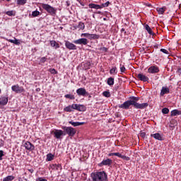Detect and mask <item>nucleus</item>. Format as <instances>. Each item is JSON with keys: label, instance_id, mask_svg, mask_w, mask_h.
Instances as JSON below:
<instances>
[{"label": "nucleus", "instance_id": "nucleus-16", "mask_svg": "<svg viewBox=\"0 0 181 181\" xmlns=\"http://www.w3.org/2000/svg\"><path fill=\"white\" fill-rule=\"evenodd\" d=\"M151 138H154L156 141H163V137L159 133H155L151 134Z\"/></svg>", "mask_w": 181, "mask_h": 181}, {"label": "nucleus", "instance_id": "nucleus-62", "mask_svg": "<svg viewBox=\"0 0 181 181\" xmlns=\"http://www.w3.org/2000/svg\"><path fill=\"white\" fill-rule=\"evenodd\" d=\"M88 98H91V95H88Z\"/></svg>", "mask_w": 181, "mask_h": 181}, {"label": "nucleus", "instance_id": "nucleus-37", "mask_svg": "<svg viewBox=\"0 0 181 181\" xmlns=\"http://www.w3.org/2000/svg\"><path fill=\"white\" fill-rule=\"evenodd\" d=\"M65 98H69V100H76V96L74 95L66 94L64 95Z\"/></svg>", "mask_w": 181, "mask_h": 181}, {"label": "nucleus", "instance_id": "nucleus-13", "mask_svg": "<svg viewBox=\"0 0 181 181\" xmlns=\"http://www.w3.org/2000/svg\"><path fill=\"white\" fill-rule=\"evenodd\" d=\"M170 89H169L168 86H163L160 90V95L161 97H163L165 94H170Z\"/></svg>", "mask_w": 181, "mask_h": 181}, {"label": "nucleus", "instance_id": "nucleus-18", "mask_svg": "<svg viewBox=\"0 0 181 181\" xmlns=\"http://www.w3.org/2000/svg\"><path fill=\"white\" fill-rule=\"evenodd\" d=\"M115 156H117V158H121L123 160H130L131 158L127 156H124L120 153H115Z\"/></svg>", "mask_w": 181, "mask_h": 181}, {"label": "nucleus", "instance_id": "nucleus-3", "mask_svg": "<svg viewBox=\"0 0 181 181\" xmlns=\"http://www.w3.org/2000/svg\"><path fill=\"white\" fill-rule=\"evenodd\" d=\"M41 6L42 9H44V11H46V12H47V13L51 15V16H56L57 8L52 6L49 4H44V3L41 4Z\"/></svg>", "mask_w": 181, "mask_h": 181}, {"label": "nucleus", "instance_id": "nucleus-23", "mask_svg": "<svg viewBox=\"0 0 181 181\" xmlns=\"http://www.w3.org/2000/svg\"><path fill=\"white\" fill-rule=\"evenodd\" d=\"M85 91H86V88H78L76 90V94L78 95H79V97L80 96L83 97Z\"/></svg>", "mask_w": 181, "mask_h": 181}, {"label": "nucleus", "instance_id": "nucleus-2", "mask_svg": "<svg viewBox=\"0 0 181 181\" xmlns=\"http://www.w3.org/2000/svg\"><path fill=\"white\" fill-rule=\"evenodd\" d=\"M92 181H108V174L104 171H95L91 173Z\"/></svg>", "mask_w": 181, "mask_h": 181}, {"label": "nucleus", "instance_id": "nucleus-10", "mask_svg": "<svg viewBox=\"0 0 181 181\" xmlns=\"http://www.w3.org/2000/svg\"><path fill=\"white\" fill-rule=\"evenodd\" d=\"M23 146L26 151H29V152H32V151H35V145H33L30 141H25L23 144Z\"/></svg>", "mask_w": 181, "mask_h": 181}, {"label": "nucleus", "instance_id": "nucleus-55", "mask_svg": "<svg viewBox=\"0 0 181 181\" xmlns=\"http://www.w3.org/2000/svg\"><path fill=\"white\" fill-rule=\"evenodd\" d=\"M153 47H155V49H158L159 47V45L158 44H156Z\"/></svg>", "mask_w": 181, "mask_h": 181}, {"label": "nucleus", "instance_id": "nucleus-31", "mask_svg": "<svg viewBox=\"0 0 181 181\" xmlns=\"http://www.w3.org/2000/svg\"><path fill=\"white\" fill-rule=\"evenodd\" d=\"M4 13L8 16H15V15H16V11L11 10V11H6Z\"/></svg>", "mask_w": 181, "mask_h": 181}, {"label": "nucleus", "instance_id": "nucleus-6", "mask_svg": "<svg viewBox=\"0 0 181 181\" xmlns=\"http://www.w3.org/2000/svg\"><path fill=\"white\" fill-rule=\"evenodd\" d=\"M73 43L74 45H80L81 46H87L90 43V40L84 37L79 38L78 40H74Z\"/></svg>", "mask_w": 181, "mask_h": 181}, {"label": "nucleus", "instance_id": "nucleus-24", "mask_svg": "<svg viewBox=\"0 0 181 181\" xmlns=\"http://www.w3.org/2000/svg\"><path fill=\"white\" fill-rule=\"evenodd\" d=\"M144 28L146 29V30H147L148 35H151L152 36H153V35H155V33L152 30V28H151V27H149V25L146 24L144 25Z\"/></svg>", "mask_w": 181, "mask_h": 181}, {"label": "nucleus", "instance_id": "nucleus-26", "mask_svg": "<svg viewBox=\"0 0 181 181\" xmlns=\"http://www.w3.org/2000/svg\"><path fill=\"white\" fill-rule=\"evenodd\" d=\"M86 110H87V107H86V105L78 104V107L76 109V111H80L81 112H84V111H86Z\"/></svg>", "mask_w": 181, "mask_h": 181}, {"label": "nucleus", "instance_id": "nucleus-40", "mask_svg": "<svg viewBox=\"0 0 181 181\" xmlns=\"http://www.w3.org/2000/svg\"><path fill=\"white\" fill-rule=\"evenodd\" d=\"M130 101H134V103H138L139 101V97L132 96L130 97Z\"/></svg>", "mask_w": 181, "mask_h": 181}, {"label": "nucleus", "instance_id": "nucleus-52", "mask_svg": "<svg viewBox=\"0 0 181 181\" xmlns=\"http://www.w3.org/2000/svg\"><path fill=\"white\" fill-rule=\"evenodd\" d=\"M107 156H115V153H110L107 154Z\"/></svg>", "mask_w": 181, "mask_h": 181}, {"label": "nucleus", "instance_id": "nucleus-8", "mask_svg": "<svg viewBox=\"0 0 181 181\" xmlns=\"http://www.w3.org/2000/svg\"><path fill=\"white\" fill-rule=\"evenodd\" d=\"M11 90L16 94L25 93V88H23V86H19L18 84L12 86Z\"/></svg>", "mask_w": 181, "mask_h": 181}, {"label": "nucleus", "instance_id": "nucleus-34", "mask_svg": "<svg viewBox=\"0 0 181 181\" xmlns=\"http://www.w3.org/2000/svg\"><path fill=\"white\" fill-rule=\"evenodd\" d=\"M64 111H65V112H72L73 107L71 106V105L66 106V107L64 108Z\"/></svg>", "mask_w": 181, "mask_h": 181}, {"label": "nucleus", "instance_id": "nucleus-49", "mask_svg": "<svg viewBox=\"0 0 181 181\" xmlns=\"http://www.w3.org/2000/svg\"><path fill=\"white\" fill-rule=\"evenodd\" d=\"M100 50H102L103 52H108V48L105 47H103L100 48Z\"/></svg>", "mask_w": 181, "mask_h": 181}, {"label": "nucleus", "instance_id": "nucleus-7", "mask_svg": "<svg viewBox=\"0 0 181 181\" xmlns=\"http://www.w3.org/2000/svg\"><path fill=\"white\" fill-rule=\"evenodd\" d=\"M81 37H86V39H89V40H95L96 39H100V35L86 33L81 34Z\"/></svg>", "mask_w": 181, "mask_h": 181}, {"label": "nucleus", "instance_id": "nucleus-46", "mask_svg": "<svg viewBox=\"0 0 181 181\" xmlns=\"http://www.w3.org/2000/svg\"><path fill=\"white\" fill-rule=\"evenodd\" d=\"M78 105V104H72V105H71V106H72V110H77Z\"/></svg>", "mask_w": 181, "mask_h": 181}, {"label": "nucleus", "instance_id": "nucleus-36", "mask_svg": "<svg viewBox=\"0 0 181 181\" xmlns=\"http://www.w3.org/2000/svg\"><path fill=\"white\" fill-rule=\"evenodd\" d=\"M103 96L106 97V98H110V97H111V93L108 90H105L103 92Z\"/></svg>", "mask_w": 181, "mask_h": 181}, {"label": "nucleus", "instance_id": "nucleus-54", "mask_svg": "<svg viewBox=\"0 0 181 181\" xmlns=\"http://www.w3.org/2000/svg\"><path fill=\"white\" fill-rule=\"evenodd\" d=\"M1 142H0V148H1V146H4V141L1 140Z\"/></svg>", "mask_w": 181, "mask_h": 181}, {"label": "nucleus", "instance_id": "nucleus-25", "mask_svg": "<svg viewBox=\"0 0 181 181\" xmlns=\"http://www.w3.org/2000/svg\"><path fill=\"white\" fill-rule=\"evenodd\" d=\"M170 115H171V117H176L177 115H181V111L177 109H175L171 111Z\"/></svg>", "mask_w": 181, "mask_h": 181}, {"label": "nucleus", "instance_id": "nucleus-58", "mask_svg": "<svg viewBox=\"0 0 181 181\" xmlns=\"http://www.w3.org/2000/svg\"><path fill=\"white\" fill-rule=\"evenodd\" d=\"M120 32H124V33H127V31H125V28H122Z\"/></svg>", "mask_w": 181, "mask_h": 181}, {"label": "nucleus", "instance_id": "nucleus-15", "mask_svg": "<svg viewBox=\"0 0 181 181\" xmlns=\"http://www.w3.org/2000/svg\"><path fill=\"white\" fill-rule=\"evenodd\" d=\"M8 96H1L0 98V105L5 106L8 104Z\"/></svg>", "mask_w": 181, "mask_h": 181}, {"label": "nucleus", "instance_id": "nucleus-9", "mask_svg": "<svg viewBox=\"0 0 181 181\" xmlns=\"http://www.w3.org/2000/svg\"><path fill=\"white\" fill-rule=\"evenodd\" d=\"M65 47L68 49V50H77V46L76 45L73 44V42H70L69 40H65Z\"/></svg>", "mask_w": 181, "mask_h": 181}, {"label": "nucleus", "instance_id": "nucleus-27", "mask_svg": "<svg viewBox=\"0 0 181 181\" xmlns=\"http://www.w3.org/2000/svg\"><path fill=\"white\" fill-rule=\"evenodd\" d=\"M54 160V155H53L52 153L47 154V158H46L47 162H52V160Z\"/></svg>", "mask_w": 181, "mask_h": 181}, {"label": "nucleus", "instance_id": "nucleus-48", "mask_svg": "<svg viewBox=\"0 0 181 181\" xmlns=\"http://www.w3.org/2000/svg\"><path fill=\"white\" fill-rule=\"evenodd\" d=\"M140 136H141V138H145V136H146V133L141 132Z\"/></svg>", "mask_w": 181, "mask_h": 181}, {"label": "nucleus", "instance_id": "nucleus-44", "mask_svg": "<svg viewBox=\"0 0 181 181\" xmlns=\"http://www.w3.org/2000/svg\"><path fill=\"white\" fill-rule=\"evenodd\" d=\"M125 66L122 65V64H120V71L121 73H125Z\"/></svg>", "mask_w": 181, "mask_h": 181}, {"label": "nucleus", "instance_id": "nucleus-45", "mask_svg": "<svg viewBox=\"0 0 181 181\" xmlns=\"http://www.w3.org/2000/svg\"><path fill=\"white\" fill-rule=\"evenodd\" d=\"M160 51L162 52V53H164L165 54H169V52L165 49L161 48Z\"/></svg>", "mask_w": 181, "mask_h": 181}, {"label": "nucleus", "instance_id": "nucleus-61", "mask_svg": "<svg viewBox=\"0 0 181 181\" xmlns=\"http://www.w3.org/2000/svg\"><path fill=\"white\" fill-rule=\"evenodd\" d=\"M18 181H23V180H22L21 177H19Z\"/></svg>", "mask_w": 181, "mask_h": 181}, {"label": "nucleus", "instance_id": "nucleus-39", "mask_svg": "<svg viewBox=\"0 0 181 181\" xmlns=\"http://www.w3.org/2000/svg\"><path fill=\"white\" fill-rule=\"evenodd\" d=\"M28 0H17V5H25Z\"/></svg>", "mask_w": 181, "mask_h": 181}, {"label": "nucleus", "instance_id": "nucleus-43", "mask_svg": "<svg viewBox=\"0 0 181 181\" xmlns=\"http://www.w3.org/2000/svg\"><path fill=\"white\" fill-rule=\"evenodd\" d=\"M49 73H51V74H57V71L56 69H54V68H51L49 69Z\"/></svg>", "mask_w": 181, "mask_h": 181}, {"label": "nucleus", "instance_id": "nucleus-57", "mask_svg": "<svg viewBox=\"0 0 181 181\" xmlns=\"http://www.w3.org/2000/svg\"><path fill=\"white\" fill-rule=\"evenodd\" d=\"M35 91H37V93H39L40 91V88H37L35 89Z\"/></svg>", "mask_w": 181, "mask_h": 181}, {"label": "nucleus", "instance_id": "nucleus-5", "mask_svg": "<svg viewBox=\"0 0 181 181\" xmlns=\"http://www.w3.org/2000/svg\"><path fill=\"white\" fill-rule=\"evenodd\" d=\"M62 129H63L64 132H65L66 135H69V136H74L76 132H77L76 129L71 127L64 126L62 127Z\"/></svg>", "mask_w": 181, "mask_h": 181}, {"label": "nucleus", "instance_id": "nucleus-53", "mask_svg": "<svg viewBox=\"0 0 181 181\" xmlns=\"http://www.w3.org/2000/svg\"><path fill=\"white\" fill-rule=\"evenodd\" d=\"M28 172H30V173H33V172H35V170H33V168L28 169Z\"/></svg>", "mask_w": 181, "mask_h": 181}, {"label": "nucleus", "instance_id": "nucleus-1", "mask_svg": "<svg viewBox=\"0 0 181 181\" xmlns=\"http://www.w3.org/2000/svg\"><path fill=\"white\" fill-rule=\"evenodd\" d=\"M131 105H133L134 108H136V110H145L149 104H148V103H136L134 100H129L123 103V104L119 105V108H122V110H129V107H131Z\"/></svg>", "mask_w": 181, "mask_h": 181}, {"label": "nucleus", "instance_id": "nucleus-29", "mask_svg": "<svg viewBox=\"0 0 181 181\" xmlns=\"http://www.w3.org/2000/svg\"><path fill=\"white\" fill-rule=\"evenodd\" d=\"M40 61H39V64L40 66H43V64H45V63H46L47 60V57H42L41 58H39Z\"/></svg>", "mask_w": 181, "mask_h": 181}, {"label": "nucleus", "instance_id": "nucleus-38", "mask_svg": "<svg viewBox=\"0 0 181 181\" xmlns=\"http://www.w3.org/2000/svg\"><path fill=\"white\" fill-rule=\"evenodd\" d=\"M117 67L114 66L110 70V74H117Z\"/></svg>", "mask_w": 181, "mask_h": 181}, {"label": "nucleus", "instance_id": "nucleus-47", "mask_svg": "<svg viewBox=\"0 0 181 181\" xmlns=\"http://www.w3.org/2000/svg\"><path fill=\"white\" fill-rule=\"evenodd\" d=\"M5 156V154H4V151L0 150V160H2V157Z\"/></svg>", "mask_w": 181, "mask_h": 181}, {"label": "nucleus", "instance_id": "nucleus-56", "mask_svg": "<svg viewBox=\"0 0 181 181\" xmlns=\"http://www.w3.org/2000/svg\"><path fill=\"white\" fill-rule=\"evenodd\" d=\"M66 6H70V1H66Z\"/></svg>", "mask_w": 181, "mask_h": 181}, {"label": "nucleus", "instance_id": "nucleus-30", "mask_svg": "<svg viewBox=\"0 0 181 181\" xmlns=\"http://www.w3.org/2000/svg\"><path fill=\"white\" fill-rule=\"evenodd\" d=\"M114 81H115L114 78L110 77L107 78V84L111 87V86H114Z\"/></svg>", "mask_w": 181, "mask_h": 181}, {"label": "nucleus", "instance_id": "nucleus-33", "mask_svg": "<svg viewBox=\"0 0 181 181\" xmlns=\"http://www.w3.org/2000/svg\"><path fill=\"white\" fill-rule=\"evenodd\" d=\"M15 179V176L13 175H8L4 178H3V181H12Z\"/></svg>", "mask_w": 181, "mask_h": 181}, {"label": "nucleus", "instance_id": "nucleus-22", "mask_svg": "<svg viewBox=\"0 0 181 181\" xmlns=\"http://www.w3.org/2000/svg\"><path fill=\"white\" fill-rule=\"evenodd\" d=\"M90 9H102L101 5L90 3L88 4Z\"/></svg>", "mask_w": 181, "mask_h": 181}, {"label": "nucleus", "instance_id": "nucleus-20", "mask_svg": "<svg viewBox=\"0 0 181 181\" xmlns=\"http://www.w3.org/2000/svg\"><path fill=\"white\" fill-rule=\"evenodd\" d=\"M75 29H79L80 30H84L86 28V25H84V23L80 21L77 25L74 26Z\"/></svg>", "mask_w": 181, "mask_h": 181}, {"label": "nucleus", "instance_id": "nucleus-64", "mask_svg": "<svg viewBox=\"0 0 181 181\" xmlns=\"http://www.w3.org/2000/svg\"><path fill=\"white\" fill-rule=\"evenodd\" d=\"M106 20H107V18H103V21H106Z\"/></svg>", "mask_w": 181, "mask_h": 181}, {"label": "nucleus", "instance_id": "nucleus-28", "mask_svg": "<svg viewBox=\"0 0 181 181\" xmlns=\"http://www.w3.org/2000/svg\"><path fill=\"white\" fill-rule=\"evenodd\" d=\"M15 40H8V42L10 43H13V45H16V46H19L21 45V40H18L16 38H14Z\"/></svg>", "mask_w": 181, "mask_h": 181}, {"label": "nucleus", "instance_id": "nucleus-63", "mask_svg": "<svg viewBox=\"0 0 181 181\" xmlns=\"http://www.w3.org/2000/svg\"><path fill=\"white\" fill-rule=\"evenodd\" d=\"M24 180H25V181H29L27 178H25Z\"/></svg>", "mask_w": 181, "mask_h": 181}, {"label": "nucleus", "instance_id": "nucleus-41", "mask_svg": "<svg viewBox=\"0 0 181 181\" xmlns=\"http://www.w3.org/2000/svg\"><path fill=\"white\" fill-rule=\"evenodd\" d=\"M162 114H163L164 115L166 114H169V108L168 107H164L162 109Z\"/></svg>", "mask_w": 181, "mask_h": 181}, {"label": "nucleus", "instance_id": "nucleus-12", "mask_svg": "<svg viewBox=\"0 0 181 181\" xmlns=\"http://www.w3.org/2000/svg\"><path fill=\"white\" fill-rule=\"evenodd\" d=\"M159 71H160L159 67L156 66H151L148 69V73H149V74H156L159 73Z\"/></svg>", "mask_w": 181, "mask_h": 181}, {"label": "nucleus", "instance_id": "nucleus-17", "mask_svg": "<svg viewBox=\"0 0 181 181\" xmlns=\"http://www.w3.org/2000/svg\"><path fill=\"white\" fill-rule=\"evenodd\" d=\"M69 124L72 125V127H80L81 125H84L86 122H74L73 120H71L69 122Z\"/></svg>", "mask_w": 181, "mask_h": 181}, {"label": "nucleus", "instance_id": "nucleus-51", "mask_svg": "<svg viewBox=\"0 0 181 181\" xmlns=\"http://www.w3.org/2000/svg\"><path fill=\"white\" fill-rule=\"evenodd\" d=\"M88 95H90V93L88 92H87L86 90H85V92L83 93V97H88Z\"/></svg>", "mask_w": 181, "mask_h": 181}, {"label": "nucleus", "instance_id": "nucleus-50", "mask_svg": "<svg viewBox=\"0 0 181 181\" xmlns=\"http://www.w3.org/2000/svg\"><path fill=\"white\" fill-rule=\"evenodd\" d=\"M36 181H47L45 178L43 177H38Z\"/></svg>", "mask_w": 181, "mask_h": 181}, {"label": "nucleus", "instance_id": "nucleus-60", "mask_svg": "<svg viewBox=\"0 0 181 181\" xmlns=\"http://www.w3.org/2000/svg\"><path fill=\"white\" fill-rule=\"evenodd\" d=\"M80 5H81L82 6H84V3L79 1Z\"/></svg>", "mask_w": 181, "mask_h": 181}, {"label": "nucleus", "instance_id": "nucleus-21", "mask_svg": "<svg viewBox=\"0 0 181 181\" xmlns=\"http://www.w3.org/2000/svg\"><path fill=\"white\" fill-rule=\"evenodd\" d=\"M40 15H41L40 11L35 10L34 11L32 12V13L29 14V17L30 18H37V16H40Z\"/></svg>", "mask_w": 181, "mask_h": 181}, {"label": "nucleus", "instance_id": "nucleus-59", "mask_svg": "<svg viewBox=\"0 0 181 181\" xmlns=\"http://www.w3.org/2000/svg\"><path fill=\"white\" fill-rule=\"evenodd\" d=\"M177 73H179L180 74H181V68H179V69H177Z\"/></svg>", "mask_w": 181, "mask_h": 181}, {"label": "nucleus", "instance_id": "nucleus-32", "mask_svg": "<svg viewBox=\"0 0 181 181\" xmlns=\"http://www.w3.org/2000/svg\"><path fill=\"white\" fill-rule=\"evenodd\" d=\"M165 11H166L165 6L157 8V11L159 15H163V13H165Z\"/></svg>", "mask_w": 181, "mask_h": 181}, {"label": "nucleus", "instance_id": "nucleus-14", "mask_svg": "<svg viewBox=\"0 0 181 181\" xmlns=\"http://www.w3.org/2000/svg\"><path fill=\"white\" fill-rule=\"evenodd\" d=\"M137 78L140 80V81H143L144 83H146V81H149V78L145 76L144 74H137Z\"/></svg>", "mask_w": 181, "mask_h": 181}, {"label": "nucleus", "instance_id": "nucleus-19", "mask_svg": "<svg viewBox=\"0 0 181 181\" xmlns=\"http://www.w3.org/2000/svg\"><path fill=\"white\" fill-rule=\"evenodd\" d=\"M49 43H50V46L52 47H54L55 49H59L60 47V45H59V43H57L56 40H50Z\"/></svg>", "mask_w": 181, "mask_h": 181}, {"label": "nucleus", "instance_id": "nucleus-35", "mask_svg": "<svg viewBox=\"0 0 181 181\" xmlns=\"http://www.w3.org/2000/svg\"><path fill=\"white\" fill-rule=\"evenodd\" d=\"M51 168L52 170L56 169V170H59V169H60V168H62V165L60 164H52L51 165Z\"/></svg>", "mask_w": 181, "mask_h": 181}, {"label": "nucleus", "instance_id": "nucleus-4", "mask_svg": "<svg viewBox=\"0 0 181 181\" xmlns=\"http://www.w3.org/2000/svg\"><path fill=\"white\" fill-rule=\"evenodd\" d=\"M50 134L54 135V138L56 139H63V136H66V133L62 129H55L54 131H51Z\"/></svg>", "mask_w": 181, "mask_h": 181}, {"label": "nucleus", "instance_id": "nucleus-11", "mask_svg": "<svg viewBox=\"0 0 181 181\" xmlns=\"http://www.w3.org/2000/svg\"><path fill=\"white\" fill-rule=\"evenodd\" d=\"M111 165H112V160L107 158L105 160H103V161L98 164V166L101 168L102 166H111Z\"/></svg>", "mask_w": 181, "mask_h": 181}, {"label": "nucleus", "instance_id": "nucleus-42", "mask_svg": "<svg viewBox=\"0 0 181 181\" xmlns=\"http://www.w3.org/2000/svg\"><path fill=\"white\" fill-rule=\"evenodd\" d=\"M110 6V1H107L105 4H100L102 9H103V8H107V6Z\"/></svg>", "mask_w": 181, "mask_h": 181}]
</instances>
